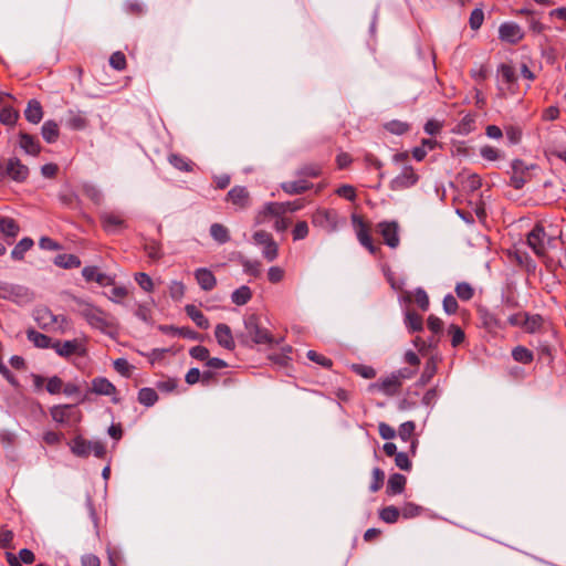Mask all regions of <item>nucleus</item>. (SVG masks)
Returning a JSON list of instances; mask_svg holds the SVG:
<instances>
[{"instance_id":"obj_6","label":"nucleus","mask_w":566,"mask_h":566,"mask_svg":"<svg viewBox=\"0 0 566 566\" xmlns=\"http://www.w3.org/2000/svg\"><path fill=\"white\" fill-rule=\"evenodd\" d=\"M29 168L18 157H11L0 164V175L15 182H24L29 177Z\"/></svg>"},{"instance_id":"obj_1","label":"nucleus","mask_w":566,"mask_h":566,"mask_svg":"<svg viewBox=\"0 0 566 566\" xmlns=\"http://www.w3.org/2000/svg\"><path fill=\"white\" fill-rule=\"evenodd\" d=\"M240 343L247 347L254 345L272 346L274 337L265 327L261 326L260 317L251 314L244 317V332L239 335Z\"/></svg>"},{"instance_id":"obj_36","label":"nucleus","mask_w":566,"mask_h":566,"mask_svg":"<svg viewBox=\"0 0 566 566\" xmlns=\"http://www.w3.org/2000/svg\"><path fill=\"white\" fill-rule=\"evenodd\" d=\"M405 325L410 333L422 331L423 322L421 315L413 311H407L405 314Z\"/></svg>"},{"instance_id":"obj_56","label":"nucleus","mask_w":566,"mask_h":566,"mask_svg":"<svg viewBox=\"0 0 566 566\" xmlns=\"http://www.w3.org/2000/svg\"><path fill=\"white\" fill-rule=\"evenodd\" d=\"M292 234H293V240L294 241H297V240H303L307 237L308 234V224L306 221H298L293 231H292Z\"/></svg>"},{"instance_id":"obj_40","label":"nucleus","mask_w":566,"mask_h":566,"mask_svg":"<svg viewBox=\"0 0 566 566\" xmlns=\"http://www.w3.org/2000/svg\"><path fill=\"white\" fill-rule=\"evenodd\" d=\"M240 263L245 274L253 277H259L261 275L262 263L259 260H250L242 256L240 259Z\"/></svg>"},{"instance_id":"obj_15","label":"nucleus","mask_w":566,"mask_h":566,"mask_svg":"<svg viewBox=\"0 0 566 566\" xmlns=\"http://www.w3.org/2000/svg\"><path fill=\"white\" fill-rule=\"evenodd\" d=\"M0 232L8 244H12L20 232L19 223L10 217H0Z\"/></svg>"},{"instance_id":"obj_19","label":"nucleus","mask_w":566,"mask_h":566,"mask_svg":"<svg viewBox=\"0 0 566 566\" xmlns=\"http://www.w3.org/2000/svg\"><path fill=\"white\" fill-rule=\"evenodd\" d=\"M91 391L101 396H115L116 387L105 377H96L92 380Z\"/></svg>"},{"instance_id":"obj_9","label":"nucleus","mask_w":566,"mask_h":566,"mask_svg":"<svg viewBox=\"0 0 566 566\" xmlns=\"http://www.w3.org/2000/svg\"><path fill=\"white\" fill-rule=\"evenodd\" d=\"M253 241L256 245L262 247V255L269 262L274 261L279 255L277 243L273 240L271 233L259 230L253 233Z\"/></svg>"},{"instance_id":"obj_62","label":"nucleus","mask_w":566,"mask_h":566,"mask_svg":"<svg viewBox=\"0 0 566 566\" xmlns=\"http://www.w3.org/2000/svg\"><path fill=\"white\" fill-rule=\"evenodd\" d=\"M285 272L280 266H271L268 271V279L271 283H280L284 279Z\"/></svg>"},{"instance_id":"obj_55","label":"nucleus","mask_w":566,"mask_h":566,"mask_svg":"<svg viewBox=\"0 0 566 566\" xmlns=\"http://www.w3.org/2000/svg\"><path fill=\"white\" fill-rule=\"evenodd\" d=\"M499 73L502 80L507 84H512L516 81L515 71L511 65L502 64L499 69Z\"/></svg>"},{"instance_id":"obj_49","label":"nucleus","mask_w":566,"mask_h":566,"mask_svg":"<svg viewBox=\"0 0 566 566\" xmlns=\"http://www.w3.org/2000/svg\"><path fill=\"white\" fill-rule=\"evenodd\" d=\"M109 65L116 71H124L126 69V56L123 52L116 51L109 57Z\"/></svg>"},{"instance_id":"obj_51","label":"nucleus","mask_w":566,"mask_h":566,"mask_svg":"<svg viewBox=\"0 0 566 566\" xmlns=\"http://www.w3.org/2000/svg\"><path fill=\"white\" fill-rule=\"evenodd\" d=\"M448 332L451 335V345L453 347H458L460 344L463 343L465 335L460 326L452 324L450 325Z\"/></svg>"},{"instance_id":"obj_33","label":"nucleus","mask_w":566,"mask_h":566,"mask_svg":"<svg viewBox=\"0 0 566 566\" xmlns=\"http://www.w3.org/2000/svg\"><path fill=\"white\" fill-rule=\"evenodd\" d=\"M210 235L219 244H224L231 239L228 228L221 223H212L210 226Z\"/></svg>"},{"instance_id":"obj_61","label":"nucleus","mask_w":566,"mask_h":566,"mask_svg":"<svg viewBox=\"0 0 566 566\" xmlns=\"http://www.w3.org/2000/svg\"><path fill=\"white\" fill-rule=\"evenodd\" d=\"M169 294L174 300H180L185 294V285L182 282L172 281L169 285Z\"/></svg>"},{"instance_id":"obj_11","label":"nucleus","mask_w":566,"mask_h":566,"mask_svg":"<svg viewBox=\"0 0 566 566\" xmlns=\"http://www.w3.org/2000/svg\"><path fill=\"white\" fill-rule=\"evenodd\" d=\"M226 200L240 210L248 209L251 206L250 192L243 186H235L230 189L227 193Z\"/></svg>"},{"instance_id":"obj_26","label":"nucleus","mask_w":566,"mask_h":566,"mask_svg":"<svg viewBox=\"0 0 566 566\" xmlns=\"http://www.w3.org/2000/svg\"><path fill=\"white\" fill-rule=\"evenodd\" d=\"M59 201L66 208L72 210H81L82 200L80 197L71 189H66L59 193Z\"/></svg>"},{"instance_id":"obj_2","label":"nucleus","mask_w":566,"mask_h":566,"mask_svg":"<svg viewBox=\"0 0 566 566\" xmlns=\"http://www.w3.org/2000/svg\"><path fill=\"white\" fill-rule=\"evenodd\" d=\"M408 153H401L394 156L391 166L399 172L391 179V189H405L413 186L418 181V175L413 168L408 165Z\"/></svg>"},{"instance_id":"obj_34","label":"nucleus","mask_w":566,"mask_h":566,"mask_svg":"<svg viewBox=\"0 0 566 566\" xmlns=\"http://www.w3.org/2000/svg\"><path fill=\"white\" fill-rule=\"evenodd\" d=\"M144 251L147 256L154 261L160 260L164 255L160 242L155 239L145 240Z\"/></svg>"},{"instance_id":"obj_21","label":"nucleus","mask_w":566,"mask_h":566,"mask_svg":"<svg viewBox=\"0 0 566 566\" xmlns=\"http://www.w3.org/2000/svg\"><path fill=\"white\" fill-rule=\"evenodd\" d=\"M411 452L407 448H401L400 451H398V447L396 443L391 442V455L395 457V464L400 469L405 471H409L411 469V461L409 459V455Z\"/></svg>"},{"instance_id":"obj_64","label":"nucleus","mask_w":566,"mask_h":566,"mask_svg":"<svg viewBox=\"0 0 566 566\" xmlns=\"http://www.w3.org/2000/svg\"><path fill=\"white\" fill-rule=\"evenodd\" d=\"M484 20V13L481 9H474L470 15V27L473 30H478Z\"/></svg>"},{"instance_id":"obj_18","label":"nucleus","mask_w":566,"mask_h":566,"mask_svg":"<svg viewBox=\"0 0 566 566\" xmlns=\"http://www.w3.org/2000/svg\"><path fill=\"white\" fill-rule=\"evenodd\" d=\"M19 145L25 154L38 156L41 151V145L35 136L21 132L19 134Z\"/></svg>"},{"instance_id":"obj_48","label":"nucleus","mask_w":566,"mask_h":566,"mask_svg":"<svg viewBox=\"0 0 566 566\" xmlns=\"http://www.w3.org/2000/svg\"><path fill=\"white\" fill-rule=\"evenodd\" d=\"M480 155L482 156V158L489 161H496L502 158L501 151L490 145L482 146L480 148Z\"/></svg>"},{"instance_id":"obj_27","label":"nucleus","mask_w":566,"mask_h":566,"mask_svg":"<svg viewBox=\"0 0 566 566\" xmlns=\"http://www.w3.org/2000/svg\"><path fill=\"white\" fill-rule=\"evenodd\" d=\"M25 119L32 124H38L43 117V109L39 101L31 99L24 111Z\"/></svg>"},{"instance_id":"obj_8","label":"nucleus","mask_w":566,"mask_h":566,"mask_svg":"<svg viewBox=\"0 0 566 566\" xmlns=\"http://www.w3.org/2000/svg\"><path fill=\"white\" fill-rule=\"evenodd\" d=\"M352 223L359 243L376 255L378 248L373 243L369 224L364 221L361 216L356 213L352 214Z\"/></svg>"},{"instance_id":"obj_29","label":"nucleus","mask_w":566,"mask_h":566,"mask_svg":"<svg viewBox=\"0 0 566 566\" xmlns=\"http://www.w3.org/2000/svg\"><path fill=\"white\" fill-rule=\"evenodd\" d=\"M53 263L62 269H76L81 266L82 262L75 254L62 253L54 258Z\"/></svg>"},{"instance_id":"obj_57","label":"nucleus","mask_w":566,"mask_h":566,"mask_svg":"<svg viewBox=\"0 0 566 566\" xmlns=\"http://www.w3.org/2000/svg\"><path fill=\"white\" fill-rule=\"evenodd\" d=\"M542 317L539 315H531L526 316L524 319V326L527 332L534 333L536 332L541 325H542Z\"/></svg>"},{"instance_id":"obj_28","label":"nucleus","mask_w":566,"mask_h":566,"mask_svg":"<svg viewBox=\"0 0 566 566\" xmlns=\"http://www.w3.org/2000/svg\"><path fill=\"white\" fill-rule=\"evenodd\" d=\"M187 315L192 319V322L200 328L207 329L210 326L209 319L205 316V314L197 308L196 305L188 304L185 307Z\"/></svg>"},{"instance_id":"obj_31","label":"nucleus","mask_w":566,"mask_h":566,"mask_svg":"<svg viewBox=\"0 0 566 566\" xmlns=\"http://www.w3.org/2000/svg\"><path fill=\"white\" fill-rule=\"evenodd\" d=\"M41 134L46 143L52 144L56 142V139L59 138V125L54 120H46L42 125Z\"/></svg>"},{"instance_id":"obj_47","label":"nucleus","mask_w":566,"mask_h":566,"mask_svg":"<svg viewBox=\"0 0 566 566\" xmlns=\"http://www.w3.org/2000/svg\"><path fill=\"white\" fill-rule=\"evenodd\" d=\"M384 481H385V472L378 468H375L373 470L371 482L368 486L369 491L370 492L379 491L384 485Z\"/></svg>"},{"instance_id":"obj_7","label":"nucleus","mask_w":566,"mask_h":566,"mask_svg":"<svg viewBox=\"0 0 566 566\" xmlns=\"http://www.w3.org/2000/svg\"><path fill=\"white\" fill-rule=\"evenodd\" d=\"M54 352L63 358H70L71 356H85L86 355V339L74 338L70 340H54Z\"/></svg>"},{"instance_id":"obj_5","label":"nucleus","mask_w":566,"mask_h":566,"mask_svg":"<svg viewBox=\"0 0 566 566\" xmlns=\"http://www.w3.org/2000/svg\"><path fill=\"white\" fill-rule=\"evenodd\" d=\"M340 218L335 209L318 208L312 214V223L328 233L338 229Z\"/></svg>"},{"instance_id":"obj_14","label":"nucleus","mask_w":566,"mask_h":566,"mask_svg":"<svg viewBox=\"0 0 566 566\" xmlns=\"http://www.w3.org/2000/svg\"><path fill=\"white\" fill-rule=\"evenodd\" d=\"M415 422L412 421H406L403 422L398 430L397 438L401 440V442L406 443L407 448L411 454L413 455L416 453L418 441L415 438Z\"/></svg>"},{"instance_id":"obj_59","label":"nucleus","mask_w":566,"mask_h":566,"mask_svg":"<svg viewBox=\"0 0 566 566\" xmlns=\"http://www.w3.org/2000/svg\"><path fill=\"white\" fill-rule=\"evenodd\" d=\"M307 358L323 367L329 368L333 363L329 358L316 353L315 350H308L307 352Z\"/></svg>"},{"instance_id":"obj_4","label":"nucleus","mask_w":566,"mask_h":566,"mask_svg":"<svg viewBox=\"0 0 566 566\" xmlns=\"http://www.w3.org/2000/svg\"><path fill=\"white\" fill-rule=\"evenodd\" d=\"M102 229L108 234H117L128 228L125 214L120 211L107 210L99 213Z\"/></svg>"},{"instance_id":"obj_32","label":"nucleus","mask_w":566,"mask_h":566,"mask_svg":"<svg viewBox=\"0 0 566 566\" xmlns=\"http://www.w3.org/2000/svg\"><path fill=\"white\" fill-rule=\"evenodd\" d=\"M168 161L180 171L190 172L193 170V163L182 155L171 154L168 157Z\"/></svg>"},{"instance_id":"obj_44","label":"nucleus","mask_w":566,"mask_h":566,"mask_svg":"<svg viewBox=\"0 0 566 566\" xmlns=\"http://www.w3.org/2000/svg\"><path fill=\"white\" fill-rule=\"evenodd\" d=\"M19 118V113L12 107H3L0 111V122L3 125L12 126Z\"/></svg>"},{"instance_id":"obj_43","label":"nucleus","mask_w":566,"mask_h":566,"mask_svg":"<svg viewBox=\"0 0 566 566\" xmlns=\"http://www.w3.org/2000/svg\"><path fill=\"white\" fill-rule=\"evenodd\" d=\"M513 358L522 364H530L534 356L533 353L523 346H517L512 350Z\"/></svg>"},{"instance_id":"obj_50","label":"nucleus","mask_w":566,"mask_h":566,"mask_svg":"<svg viewBox=\"0 0 566 566\" xmlns=\"http://www.w3.org/2000/svg\"><path fill=\"white\" fill-rule=\"evenodd\" d=\"M455 293L462 301H469L473 297L474 291L469 283L461 282L457 284Z\"/></svg>"},{"instance_id":"obj_24","label":"nucleus","mask_w":566,"mask_h":566,"mask_svg":"<svg viewBox=\"0 0 566 566\" xmlns=\"http://www.w3.org/2000/svg\"><path fill=\"white\" fill-rule=\"evenodd\" d=\"M27 338L31 342L35 347L46 349L52 348L54 345V340L45 334H42L35 329H29L27 332Z\"/></svg>"},{"instance_id":"obj_30","label":"nucleus","mask_w":566,"mask_h":566,"mask_svg":"<svg viewBox=\"0 0 566 566\" xmlns=\"http://www.w3.org/2000/svg\"><path fill=\"white\" fill-rule=\"evenodd\" d=\"M34 242L31 238H22L12 249L11 258L14 261H22L25 253L33 247Z\"/></svg>"},{"instance_id":"obj_23","label":"nucleus","mask_w":566,"mask_h":566,"mask_svg":"<svg viewBox=\"0 0 566 566\" xmlns=\"http://www.w3.org/2000/svg\"><path fill=\"white\" fill-rule=\"evenodd\" d=\"M7 562L10 566H21V564L31 565L35 560V556L32 551L28 548H22L19 552V555L15 556L12 553H6Z\"/></svg>"},{"instance_id":"obj_45","label":"nucleus","mask_w":566,"mask_h":566,"mask_svg":"<svg viewBox=\"0 0 566 566\" xmlns=\"http://www.w3.org/2000/svg\"><path fill=\"white\" fill-rule=\"evenodd\" d=\"M67 126L74 130H82L86 128L87 119L81 114L71 113L67 118Z\"/></svg>"},{"instance_id":"obj_52","label":"nucleus","mask_w":566,"mask_h":566,"mask_svg":"<svg viewBox=\"0 0 566 566\" xmlns=\"http://www.w3.org/2000/svg\"><path fill=\"white\" fill-rule=\"evenodd\" d=\"M135 281L146 292H151L154 290V282L147 273H144V272L136 273Z\"/></svg>"},{"instance_id":"obj_22","label":"nucleus","mask_w":566,"mask_h":566,"mask_svg":"<svg viewBox=\"0 0 566 566\" xmlns=\"http://www.w3.org/2000/svg\"><path fill=\"white\" fill-rule=\"evenodd\" d=\"M422 511V507L413 503H407L401 510L391 506V524L397 522L401 515L405 518H411L418 516Z\"/></svg>"},{"instance_id":"obj_38","label":"nucleus","mask_w":566,"mask_h":566,"mask_svg":"<svg viewBox=\"0 0 566 566\" xmlns=\"http://www.w3.org/2000/svg\"><path fill=\"white\" fill-rule=\"evenodd\" d=\"M82 192L92 200L95 205L99 206L103 203L104 196L102 191L93 184L84 182L81 187Z\"/></svg>"},{"instance_id":"obj_35","label":"nucleus","mask_w":566,"mask_h":566,"mask_svg":"<svg viewBox=\"0 0 566 566\" xmlns=\"http://www.w3.org/2000/svg\"><path fill=\"white\" fill-rule=\"evenodd\" d=\"M90 446L91 441L85 440L82 437H76L70 442L72 453L83 458L90 455Z\"/></svg>"},{"instance_id":"obj_20","label":"nucleus","mask_w":566,"mask_h":566,"mask_svg":"<svg viewBox=\"0 0 566 566\" xmlns=\"http://www.w3.org/2000/svg\"><path fill=\"white\" fill-rule=\"evenodd\" d=\"M195 277H196L199 286L203 291H211L217 285L216 276L213 275V273L210 270H208L206 268L197 269L195 271Z\"/></svg>"},{"instance_id":"obj_13","label":"nucleus","mask_w":566,"mask_h":566,"mask_svg":"<svg viewBox=\"0 0 566 566\" xmlns=\"http://www.w3.org/2000/svg\"><path fill=\"white\" fill-rule=\"evenodd\" d=\"M499 36L502 41L515 44L524 38V32L518 24L505 22L499 28Z\"/></svg>"},{"instance_id":"obj_46","label":"nucleus","mask_w":566,"mask_h":566,"mask_svg":"<svg viewBox=\"0 0 566 566\" xmlns=\"http://www.w3.org/2000/svg\"><path fill=\"white\" fill-rule=\"evenodd\" d=\"M474 116L465 115L457 125V133L461 135L470 134L474 129Z\"/></svg>"},{"instance_id":"obj_17","label":"nucleus","mask_w":566,"mask_h":566,"mask_svg":"<svg viewBox=\"0 0 566 566\" xmlns=\"http://www.w3.org/2000/svg\"><path fill=\"white\" fill-rule=\"evenodd\" d=\"M50 413H51L52 419L55 422L66 423L71 419L75 418L78 412L75 411L74 407L71 405H60V406H53L50 409Z\"/></svg>"},{"instance_id":"obj_53","label":"nucleus","mask_w":566,"mask_h":566,"mask_svg":"<svg viewBox=\"0 0 566 566\" xmlns=\"http://www.w3.org/2000/svg\"><path fill=\"white\" fill-rule=\"evenodd\" d=\"M189 355L193 359H197V360H200V361H206V363H207V360L210 357L209 349L207 347H205V346H201V345H197V346H193L192 348H190Z\"/></svg>"},{"instance_id":"obj_10","label":"nucleus","mask_w":566,"mask_h":566,"mask_svg":"<svg viewBox=\"0 0 566 566\" xmlns=\"http://www.w3.org/2000/svg\"><path fill=\"white\" fill-rule=\"evenodd\" d=\"M527 245L534 251L537 256H544L546 253V245L552 241L545 233L542 226L536 224L527 234Z\"/></svg>"},{"instance_id":"obj_37","label":"nucleus","mask_w":566,"mask_h":566,"mask_svg":"<svg viewBox=\"0 0 566 566\" xmlns=\"http://www.w3.org/2000/svg\"><path fill=\"white\" fill-rule=\"evenodd\" d=\"M252 297V291L249 286L242 285L231 294V301L235 305H245Z\"/></svg>"},{"instance_id":"obj_63","label":"nucleus","mask_w":566,"mask_h":566,"mask_svg":"<svg viewBox=\"0 0 566 566\" xmlns=\"http://www.w3.org/2000/svg\"><path fill=\"white\" fill-rule=\"evenodd\" d=\"M415 301L422 311H427L429 308V297L424 290H416Z\"/></svg>"},{"instance_id":"obj_42","label":"nucleus","mask_w":566,"mask_h":566,"mask_svg":"<svg viewBox=\"0 0 566 566\" xmlns=\"http://www.w3.org/2000/svg\"><path fill=\"white\" fill-rule=\"evenodd\" d=\"M82 275L87 282H96L98 284H104L107 275L98 272L96 266H85L82 270Z\"/></svg>"},{"instance_id":"obj_41","label":"nucleus","mask_w":566,"mask_h":566,"mask_svg":"<svg viewBox=\"0 0 566 566\" xmlns=\"http://www.w3.org/2000/svg\"><path fill=\"white\" fill-rule=\"evenodd\" d=\"M137 399H138L139 403H142L146 407H151L158 400V395L155 389L149 388V387H144L138 391Z\"/></svg>"},{"instance_id":"obj_16","label":"nucleus","mask_w":566,"mask_h":566,"mask_svg":"<svg viewBox=\"0 0 566 566\" xmlns=\"http://www.w3.org/2000/svg\"><path fill=\"white\" fill-rule=\"evenodd\" d=\"M214 336H216L218 344L221 347H223L228 350L234 349L235 343H234V339L232 336V332H231V328L227 324H223V323L218 324L214 329Z\"/></svg>"},{"instance_id":"obj_54","label":"nucleus","mask_w":566,"mask_h":566,"mask_svg":"<svg viewBox=\"0 0 566 566\" xmlns=\"http://www.w3.org/2000/svg\"><path fill=\"white\" fill-rule=\"evenodd\" d=\"M406 476L399 473L391 474V494L401 493L406 485Z\"/></svg>"},{"instance_id":"obj_60","label":"nucleus","mask_w":566,"mask_h":566,"mask_svg":"<svg viewBox=\"0 0 566 566\" xmlns=\"http://www.w3.org/2000/svg\"><path fill=\"white\" fill-rule=\"evenodd\" d=\"M336 193L349 201H354L356 198L355 188L350 185H343L336 189Z\"/></svg>"},{"instance_id":"obj_39","label":"nucleus","mask_w":566,"mask_h":566,"mask_svg":"<svg viewBox=\"0 0 566 566\" xmlns=\"http://www.w3.org/2000/svg\"><path fill=\"white\" fill-rule=\"evenodd\" d=\"M322 171H323V167L321 164L310 163V164L302 165L297 169L296 175L298 177L317 178L321 176Z\"/></svg>"},{"instance_id":"obj_3","label":"nucleus","mask_w":566,"mask_h":566,"mask_svg":"<svg viewBox=\"0 0 566 566\" xmlns=\"http://www.w3.org/2000/svg\"><path fill=\"white\" fill-rule=\"evenodd\" d=\"M77 304L78 313L92 327L104 332L111 326L107 314L103 310L83 301H78Z\"/></svg>"},{"instance_id":"obj_58","label":"nucleus","mask_w":566,"mask_h":566,"mask_svg":"<svg viewBox=\"0 0 566 566\" xmlns=\"http://www.w3.org/2000/svg\"><path fill=\"white\" fill-rule=\"evenodd\" d=\"M63 388V381L60 377L53 376L46 381V390L51 395L60 394Z\"/></svg>"},{"instance_id":"obj_25","label":"nucleus","mask_w":566,"mask_h":566,"mask_svg":"<svg viewBox=\"0 0 566 566\" xmlns=\"http://www.w3.org/2000/svg\"><path fill=\"white\" fill-rule=\"evenodd\" d=\"M313 187V184L300 179L295 181H286L281 185L282 190L287 195H302L310 190Z\"/></svg>"},{"instance_id":"obj_12","label":"nucleus","mask_w":566,"mask_h":566,"mask_svg":"<svg viewBox=\"0 0 566 566\" xmlns=\"http://www.w3.org/2000/svg\"><path fill=\"white\" fill-rule=\"evenodd\" d=\"M280 216H283V206L280 202H268L256 212L254 223L260 226Z\"/></svg>"}]
</instances>
